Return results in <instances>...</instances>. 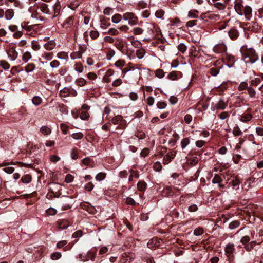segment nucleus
Instances as JSON below:
<instances>
[{"mask_svg":"<svg viewBox=\"0 0 263 263\" xmlns=\"http://www.w3.org/2000/svg\"><path fill=\"white\" fill-rule=\"evenodd\" d=\"M242 60L246 64H252L258 60V56L255 50L247 46H242L240 49Z\"/></svg>","mask_w":263,"mask_h":263,"instance_id":"obj_1","label":"nucleus"},{"mask_svg":"<svg viewBox=\"0 0 263 263\" xmlns=\"http://www.w3.org/2000/svg\"><path fill=\"white\" fill-rule=\"evenodd\" d=\"M243 2V0H235L234 9L239 15H245L246 18L249 20L252 16V8L249 6H244Z\"/></svg>","mask_w":263,"mask_h":263,"instance_id":"obj_2","label":"nucleus"},{"mask_svg":"<svg viewBox=\"0 0 263 263\" xmlns=\"http://www.w3.org/2000/svg\"><path fill=\"white\" fill-rule=\"evenodd\" d=\"M224 253L228 260L231 262L234 259V253L235 252V245L233 243H227L224 249Z\"/></svg>","mask_w":263,"mask_h":263,"instance_id":"obj_3","label":"nucleus"},{"mask_svg":"<svg viewBox=\"0 0 263 263\" xmlns=\"http://www.w3.org/2000/svg\"><path fill=\"white\" fill-rule=\"evenodd\" d=\"M14 10L12 8H8L5 10L0 8V19L10 21L14 17Z\"/></svg>","mask_w":263,"mask_h":263,"instance_id":"obj_4","label":"nucleus"},{"mask_svg":"<svg viewBox=\"0 0 263 263\" xmlns=\"http://www.w3.org/2000/svg\"><path fill=\"white\" fill-rule=\"evenodd\" d=\"M73 198L72 196H63L60 202V206L62 210H67L71 208Z\"/></svg>","mask_w":263,"mask_h":263,"instance_id":"obj_5","label":"nucleus"},{"mask_svg":"<svg viewBox=\"0 0 263 263\" xmlns=\"http://www.w3.org/2000/svg\"><path fill=\"white\" fill-rule=\"evenodd\" d=\"M123 18L125 21H128V24L131 25H135L138 23V18L135 13L127 12L123 14Z\"/></svg>","mask_w":263,"mask_h":263,"instance_id":"obj_6","label":"nucleus"},{"mask_svg":"<svg viewBox=\"0 0 263 263\" xmlns=\"http://www.w3.org/2000/svg\"><path fill=\"white\" fill-rule=\"evenodd\" d=\"M22 28L26 31L29 34H33L37 31L38 25L37 24H30L29 22H23L21 23Z\"/></svg>","mask_w":263,"mask_h":263,"instance_id":"obj_7","label":"nucleus"},{"mask_svg":"<svg viewBox=\"0 0 263 263\" xmlns=\"http://www.w3.org/2000/svg\"><path fill=\"white\" fill-rule=\"evenodd\" d=\"M232 25L240 26V22L236 18L232 17L225 21L220 26L219 29H225L227 27L230 28Z\"/></svg>","mask_w":263,"mask_h":263,"instance_id":"obj_8","label":"nucleus"},{"mask_svg":"<svg viewBox=\"0 0 263 263\" xmlns=\"http://www.w3.org/2000/svg\"><path fill=\"white\" fill-rule=\"evenodd\" d=\"M200 18L201 20L205 21L209 20L217 21L220 18V15L210 12H207L201 14Z\"/></svg>","mask_w":263,"mask_h":263,"instance_id":"obj_9","label":"nucleus"},{"mask_svg":"<svg viewBox=\"0 0 263 263\" xmlns=\"http://www.w3.org/2000/svg\"><path fill=\"white\" fill-rule=\"evenodd\" d=\"M111 123L114 124H119V127L117 128L124 129L126 126V121L123 119L121 115L115 116L111 119Z\"/></svg>","mask_w":263,"mask_h":263,"instance_id":"obj_10","label":"nucleus"},{"mask_svg":"<svg viewBox=\"0 0 263 263\" xmlns=\"http://www.w3.org/2000/svg\"><path fill=\"white\" fill-rule=\"evenodd\" d=\"M50 190L55 197H59L61 194V193L60 192V191L61 190V186L59 183H52L51 184V187H50Z\"/></svg>","mask_w":263,"mask_h":263,"instance_id":"obj_11","label":"nucleus"},{"mask_svg":"<svg viewBox=\"0 0 263 263\" xmlns=\"http://www.w3.org/2000/svg\"><path fill=\"white\" fill-rule=\"evenodd\" d=\"M90 108V106L85 104L82 106L80 112V117L81 119L85 120L89 118V114L88 111L89 110Z\"/></svg>","mask_w":263,"mask_h":263,"instance_id":"obj_12","label":"nucleus"},{"mask_svg":"<svg viewBox=\"0 0 263 263\" xmlns=\"http://www.w3.org/2000/svg\"><path fill=\"white\" fill-rule=\"evenodd\" d=\"M237 27H240V26H235L232 25L231 27L230 28V30L228 31L229 36L232 40H236L239 35V33L237 29Z\"/></svg>","mask_w":263,"mask_h":263,"instance_id":"obj_13","label":"nucleus"},{"mask_svg":"<svg viewBox=\"0 0 263 263\" xmlns=\"http://www.w3.org/2000/svg\"><path fill=\"white\" fill-rule=\"evenodd\" d=\"M54 54L52 52L43 51L40 54V59L46 63L47 61L51 60Z\"/></svg>","mask_w":263,"mask_h":263,"instance_id":"obj_14","label":"nucleus"},{"mask_svg":"<svg viewBox=\"0 0 263 263\" xmlns=\"http://www.w3.org/2000/svg\"><path fill=\"white\" fill-rule=\"evenodd\" d=\"M214 52L217 53H223L227 51V46L225 44L218 43L215 45L213 48Z\"/></svg>","mask_w":263,"mask_h":263,"instance_id":"obj_15","label":"nucleus"},{"mask_svg":"<svg viewBox=\"0 0 263 263\" xmlns=\"http://www.w3.org/2000/svg\"><path fill=\"white\" fill-rule=\"evenodd\" d=\"M147 27L148 30V33L151 35H156L159 32V28L154 24L148 23Z\"/></svg>","mask_w":263,"mask_h":263,"instance_id":"obj_16","label":"nucleus"},{"mask_svg":"<svg viewBox=\"0 0 263 263\" xmlns=\"http://www.w3.org/2000/svg\"><path fill=\"white\" fill-rule=\"evenodd\" d=\"M228 106V101H224V100L220 99L216 103L214 106V109L216 110H224Z\"/></svg>","mask_w":263,"mask_h":263,"instance_id":"obj_17","label":"nucleus"},{"mask_svg":"<svg viewBox=\"0 0 263 263\" xmlns=\"http://www.w3.org/2000/svg\"><path fill=\"white\" fill-rule=\"evenodd\" d=\"M8 58L11 61H15L18 57V52L14 47H10L7 51Z\"/></svg>","mask_w":263,"mask_h":263,"instance_id":"obj_18","label":"nucleus"},{"mask_svg":"<svg viewBox=\"0 0 263 263\" xmlns=\"http://www.w3.org/2000/svg\"><path fill=\"white\" fill-rule=\"evenodd\" d=\"M132 63H129L128 65L125 67L124 68L122 69V77L124 78L125 77L126 74L129 71H134L136 70H140V68L135 66H132Z\"/></svg>","mask_w":263,"mask_h":263,"instance_id":"obj_19","label":"nucleus"},{"mask_svg":"<svg viewBox=\"0 0 263 263\" xmlns=\"http://www.w3.org/2000/svg\"><path fill=\"white\" fill-rule=\"evenodd\" d=\"M74 15L69 16L63 23L62 27L66 29L71 27L74 24Z\"/></svg>","mask_w":263,"mask_h":263,"instance_id":"obj_20","label":"nucleus"},{"mask_svg":"<svg viewBox=\"0 0 263 263\" xmlns=\"http://www.w3.org/2000/svg\"><path fill=\"white\" fill-rule=\"evenodd\" d=\"M57 224L59 230H63L67 228L69 226V222L67 219H59L57 222Z\"/></svg>","mask_w":263,"mask_h":263,"instance_id":"obj_21","label":"nucleus"},{"mask_svg":"<svg viewBox=\"0 0 263 263\" xmlns=\"http://www.w3.org/2000/svg\"><path fill=\"white\" fill-rule=\"evenodd\" d=\"M176 155V152L172 151L168 152L164 156L163 159V163L165 164H168L173 159Z\"/></svg>","mask_w":263,"mask_h":263,"instance_id":"obj_22","label":"nucleus"},{"mask_svg":"<svg viewBox=\"0 0 263 263\" xmlns=\"http://www.w3.org/2000/svg\"><path fill=\"white\" fill-rule=\"evenodd\" d=\"M240 183V181L238 178L232 177V179H230L229 185L232 186L234 190H237L239 188Z\"/></svg>","mask_w":263,"mask_h":263,"instance_id":"obj_23","label":"nucleus"},{"mask_svg":"<svg viewBox=\"0 0 263 263\" xmlns=\"http://www.w3.org/2000/svg\"><path fill=\"white\" fill-rule=\"evenodd\" d=\"M125 45V42L123 39L119 37L115 38L114 46L119 50L121 51Z\"/></svg>","mask_w":263,"mask_h":263,"instance_id":"obj_24","label":"nucleus"},{"mask_svg":"<svg viewBox=\"0 0 263 263\" xmlns=\"http://www.w3.org/2000/svg\"><path fill=\"white\" fill-rule=\"evenodd\" d=\"M248 30L253 32H257L260 29V26L256 22H251L248 24Z\"/></svg>","mask_w":263,"mask_h":263,"instance_id":"obj_25","label":"nucleus"},{"mask_svg":"<svg viewBox=\"0 0 263 263\" xmlns=\"http://www.w3.org/2000/svg\"><path fill=\"white\" fill-rule=\"evenodd\" d=\"M159 242L157 238H153L147 242V246L151 249H154L156 247L159 246Z\"/></svg>","mask_w":263,"mask_h":263,"instance_id":"obj_26","label":"nucleus"},{"mask_svg":"<svg viewBox=\"0 0 263 263\" xmlns=\"http://www.w3.org/2000/svg\"><path fill=\"white\" fill-rule=\"evenodd\" d=\"M247 94L249 95V97L251 99H257L258 98L257 93L254 88V87L249 86L247 90Z\"/></svg>","mask_w":263,"mask_h":263,"instance_id":"obj_27","label":"nucleus"},{"mask_svg":"<svg viewBox=\"0 0 263 263\" xmlns=\"http://www.w3.org/2000/svg\"><path fill=\"white\" fill-rule=\"evenodd\" d=\"M55 42L53 40H50L44 44V47L47 50L51 51L55 48Z\"/></svg>","mask_w":263,"mask_h":263,"instance_id":"obj_28","label":"nucleus"},{"mask_svg":"<svg viewBox=\"0 0 263 263\" xmlns=\"http://www.w3.org/2000/svg\"><path fill=\"white\" fill-rule=\"evenodd\" d=\"M106 115V118L108 120H110L113 116L115 115V113L112 112L111 108L109 106H106L104 108L103 111V115Z\"/></svg>","mask_w":263,"mask_h":263,"instance_id":"obj_29","label":"nucleus"},{"mask_svg":"<svg viewBox=\"0 0 263 263\" xmlns=\"http://www.w3.org/2000/svg\"><path fill=\"white\" fill-rule=\"evenodd\" d=\"M31 58L32 55L30 52L26 51L22 53V60L23 62V63H27Z\"/></svg>","mask_w":263,"mask_h":263,"instance_id":"obj_30","label":"nucleus"},{"mask_svg":"<svg viewBox=\"0 0 263 263\" xmlns=\"http://www.w3.org/2000/svg\"><path fill=\"white\" fill-rule=\"evenodd\" d=\"M252 118V115L250 113H243L240 117V120L243 122L250 121Z\"/></svg>","mask_w":263,"mask_h":263,"instance_id":"obj_31","label":"nucleus"},{"mask_svg":"<svg viewBox=\"0 0 263 263\" xmlns=\"http://www.w3.org/2000/svg\"><path fill=\"white\" fill-rule=\"evenodd\" d=\"M51 129L47 126H42L40 128V132L45 136L48 135L51 133Z\"/></svg>","mask_w":263,"mask_h":263,"instance_id":"obj_32","label":"nucleus"},{"mask_svg":"<svg viewBox=\"0 0 263 263\" xmlns=\"http://www.w3.org/2000/svg\"><path fill=\"white\" fill-rule=\"evenodd\" d=\"M96 256V251L91 250L88 252L87 254V256H86V260H91L93 261Z\"/></svg>","mask_w":263,"mask_h":263,"instance_id":"obj_33","label":"nucleus"},{"mask_svg":"<svg viewBox=\"0 0 263 263\" xmlns=\"http://www.w3.org/2000/svg\"><path fill=\"white\" fill-rule=\"evenodd\" d=\"M74 70L78 72L79 73H81L83 71L84 68L82 64L80 62H76L74 65Z\"/></svg>","mask_w":263,"mask_h":263,"instance_id":"obj_34","label":"nucleus"},{"mask_svg":"<svg viewBox=\"0 0 263 263\" xmlns=\"http://www.w3.org/2000/svg\"><path fill=\"white\" fill-rule=\"evenodd\" d=\"M20 181L23 183H29L32 181V177L29 174L25 175L22 176Z\"/></svg>","mask_w":263,"mask_h":263,"instance_id":"obj_35","label":"nucleus"},{"mask_svg":"<svg viewBox=\"0 0 263 263\" xmlns=\"http://www.w3.org/2000/svg\"><path fill=\"white\" fill-rule=\"evenodd\" d=\"M57 57L59 59L67 60L68 59V54L67 52L61 51L57 53Z\"/></svg>","mask_w":263,"mask_h":263,"instance_id":"obj_36","label":"nucleus"},{"mask_svg":"<svg viewBox=\"0 0 263 263\" xmlns=\"http://www.w3.org/2000/svg\"><path fill=\"white\" fill-rule=\"evenodd\" d=\"M70 57L72 60L81 59L82 57V52L80 51L73 52L70 54Z\"/></svg>","mask_w":263,"mask_h":263,"instance_id":"obj_37","label":"nucleus"},{"mask_svg":"<svg viewBox=\"0 0 263 263\" xmlns=\"http://www.w3.org/2000/svg\"><path fill=\"white\" fill-rule=\"evenodd\" d=\"M69 90L67 88H64L59 92V96L60 97L66 98L69 95Z\"/></svg>","mask_w":263,"mask_h":263,"instance_id":"obj_38","label":"nucleus"},{"mask_svg":"<svg viewBox=\"0 0 263 263\" xmlns=\"http://www.w3.org/2000/svg\"><path fill=\"white\" fill-rule=\"evenodd\" d=\"M32 103L35 106L40 105L42 102V99L37 96L33 97L32 99Z\"/></svg>","mask_w":263,"mask_h":263,"instance_id":"obj_39","label":"nucleus"},{"mask_svg":"<svg viewBox=\"0 0 263 263\" xmlns=\"http://www.w3.org/2000/svg\"><path fill=\"white\" fill-rule=\"evenodd\" d=\"M249 87V84L245 81L241 82L239 85L238 86V90L239 91H241L245 90H247L248 88Z\"/></svg>","mask_w":263,"mask_h":263,"instance_id":"obj_40","label":"nucleus"},{"mask_svg":"<svg viewBox=\"0 0 263 263\" xmlns=\"http://www.w3.org/2000/svg\"><path fill=\"white\" fill-rule=\"evenodd\" d=\"M256 242L255 241H252L245 245L244 248L247 251H251L253 249L254 247L256 245Z\"/></svg>","mask_w":263,"mask_h":263,"instance_id":"obj_41","label":"nucleus"},{"mask_svg":"<svg viewBox=\"0 0 263 263\" xmlns=\"http://www.w3.org/2000/svg\"><path fill=\"white\" fill-rule=\"evenodd\" d=\"M137 186L139 191H143L146 189L147 184L144 181H140L138 182Z\"/></svg>","mask_w":263,"mask_h":263,"instance_id":"obj_42","label":"nucleus"},{"mask_svg":"<svg viewBox=\"0 0 263 263\" xmlns=\"http://www.w3.org/2000/svg\"><path fill=\"white\" fill-rule=\"evenodd\" d=\"M0 66L4 70H8L10 67V64L5 60H1L0 61Z\"/></svg>","mask_w":263,"mask_h":263,"instance_id":"obj_43","label":"nucleus"},{"mask_svg":"<svg viewBox=\"0 0 263 263\" xmlns=\"http://www.w3.org/2000/svg\"><path fill=\"white\" fill-rule=\"evenodd\" d=\"M35 68V65L33 63H30L28 64L25 67V70L27 72H30L34 70V69Z\"/></svg>","mask_w":263,"mask_h":263,"instance_id":"obj_44","label":"nucleus"},{"mask_svg":"<svg viewBox=\"0 0 263 263\" xmlns=\"http://www.w3.org/2000/svg\"><path fill=\"white\" fill-rule=\"evenodd\" d=\"M233 134L234 136L238 137L242 135V132L240 130L238 126H235L233 129Z\"/></svg>","mask_w":263,"mask_h":263,"instance_id":"obj_45","label":"nucleus"},{"mask_svg":"<svg viewBox=\"0 0 263 263\" xmlns=\"http://www.w3.org/2000/svg\"><path fill=\"white\" fill-rule=\"evenodd\" d=\"M260 83V80L259 78H255L254 79L251 80L249 82V86H251L254 87H257Z\"/></svg>","mask_w":263,"mask_h":263,"instance_id":"obj_46","label":"nucleus"},{"mask_svg":"<svg viewBox=\"0 0 263 263\" xmlns=\"http://www.w3.org/2000/svg\"><path fill=\"white\" fill-rule=\"evenodd\" d=\"M76 83L78 86L82 87L86 84L87 81L83 78H79L76 80Z\"/></svg>","mask_w":263,"mask_h":263,"instance_id":"obj_47","label":"nucleus"},{"mask_svg":"<svg viewBox=\"0 0 263 263\" xmlns=\"http://www.w3.org/2000/svg\"><path fill=\"white\" fill-rule=\"evenodd\" d=\"M71 157L72 159H77L79 157V152L77 148H73L72 149L70 154Z\"/></svg>","mask_w":263,"mask_h":263,"instance_id":"obj_48","label":"nucleus"},{"mask_svg":"<svg viewBox=\"0 0 263 263\" xmlns=\"http://www.w3.org/2000/svg\"><path fill=\"white\" fill-rule=\"evenodd\" d=\"M58 107L59 111L62 114H67L68 112L67 106L63 104H59Z\"/></svg>","mask_w":263,"mask_h":263,"instance_id":"obj_49","label":"nucleus"},{"mask_svg":"<svg viewBox=\"0 0 263 263\" xmlns=\"http://www.w3.org/2000/svg\"><path fill=\"white\" fill-rule=\"evenodd\" d=\"M227 3L225 2L224 3L221 2H216L214 3V6L218 9L219 10H223L225 9L226 5V4Z\"/></svg>","mask_w":263,"mask_h":263,"instance_id":"obj_50","label":"nucleus"},{"mask_svg":"<svg viewBox=\"0 0 263 263\" xmlns=\"http://www.w3.org/2000/svg\"><path fill=\"white\" fill-rule=\"evenodd\" d=\"M122 18V15L120 14H115L112 16L111 20L114 23L117 24L119 23Z\"/></svg>","mask_w":263,"mask_h":263,"instance_id":"obj_51","label":"nucleus"},{"mask_svg":"<svg viewBox=\"0 0 263 263\" xmlns=\"http://www.w3.org/2000/svg\"><path fill=\"white\" fill-rule=\"evenodd\" d=\"M62 257V254L60 252H56L53 253L50 255V258L52 260H57L59 259Z\"/></svg>","mask_w":263,"mask_h":263,"instance_id":"obj_52","label":"nucleus"},{"mask_svg":"<svg viewBox=\"0 0 263 263\" xmlns=\"http://www.w3.org/2000/svg\"><path fill=\"white\" fill-rule=\"evenodd\" d=\"M190 141L189 138H183L181 141V146L182 149L185 148L190 143Z\"/></svg>","mask_w":263,"mask_h":263,"instance_id":"obj_53","label":"nucleus"},{"mask_svg":"<svg viewBox=\"0 0 263 263\" xmlns=\"http://www.w3.org/2000/svg\"><path fill=\"white\" fill-rule=\"evenodd\" d=\"M41 11L45 14H49V9L48 7V5L45 4H42L40 6Z\"/></svg>","mask_w":263,"mask_h":263,"instance_id":"obj_54","label":"nucleus"},{"mask_svg":"<svg viewBox=\"0 0 263 263\" xmlns=\"http://www.w3.org/2000/svg\"><path fill=\"white\" fill-rule=\"evenodd\" d=\"M198 13L199 11L197 10H190L188 12V17L190 18H197Z\"/></svg>","mask_w":263,"mask_h":263,"instance_id":"obj_55","label":"nucleus"},{"mask_svg":"<svg viewBox=\"0 0 263 263\" xmlns=\"http://www.w3.org/2000/svg\"><path fill=\"white\" fill-rule=\"evenodd\" d=\"M222 181V179L221 178V177L220 176H219L218 174H216L214 176V177H213V178L212 180V182L214 184H216V183L219 184Z\"/></svg>","mask_w":263,"mask_h":263,"instance_id":"obj_56","label":"nucleus"},{"mask_svg":"<svg viewBox=\"0 0 263 263\" xmlns=\"http://www.w3.org/2000/svg\"><path fill=\"white\" fill-rule=\"evenodd\" d=\"M240 222L238 220H235L231 222L229 224V228L231 229H234L238 228L240 226Z\"/></svg>","mask_w":263,"mask_h":263,"instance_id":"obj_57","label":"nucleus"},{"mask_svg":"<svg viewBox=\"0 0 263 263\" xmlns=\"http://www.w3.org/2000/svg\"><path fill=\"white\" fill-rule=\"evenodd\" d=\"M165 72L161 69H158L156 70L155 76L158 78H162L164 77Z\"/></svg>","mask_w":263,"mask_h":263,"instance_id":"obj_58","label":"nucleus"},{"mask_svg":"<svg viewBox=\"0 0 263 263\" xmlns=\"http://www.w3.org/2000/svg\"><path fill=\"white\" fill-rule=\"evenodd\" d=\"M31 48L34 51H37L40 49V45L36 41H33L31 43Z\"/></svg>","mask_w":263,"mask_h":263,"instance_id":"obj_59","label":"nucleus"},{"mask_svg":"<svg viewBox=\"0 0 263 263\" xmlns=\"http://www.w3.org/2000/svg\"><path fill=\"white\" fill-rule=\"evenodd\" d=\"M253 182L251 178L248 179L244 183L243 188L246 190H248L249 188L251 186V183Z\"/></svg>","mask_w":263,"mask_h":263,"instance_id":"obj_60","label":"nucleus"},{"mask_svg":"<svg viewBox=\"0 0 263 263\" xmlns=\"http://www.w3.org/2000/svg\"><path fill=\"white\" fill-rule=\"evenodd\" d=\"M69 126L68 125L64 124V123H61L60 124V128L62 132V133L64 135H66L68 133Z\"/></svg>","mask_w":263,"mask_h":263,"instance_id":"obj_61","label":"nucleus"},{"mask_svg":"<svg viewBox=\"0 0 263 263\" xmlns=\"http://www.w3.org/2000/svg\"><path fill=\"white\" fill-rule=\"evenodd\" d=\"M204 232V230L201 227H198L196 228L194 231V234L195 236H200L202 235Z\"/></svg>","mask_w":263,"mask_h":263,"instance_id":"obj_62","label":"nucleus"},{"mask_svg":"<svg viewBox=\"0 0 263 263\" xmlns=\"http://www.w3.org/2000/svg\"><path fill=\"white\" fill-rule=\"evenodd\" d=\"M83 134L81 132L73 133L71 135V137L76 140L81 139L83 137Z\"/></svg>","mask_w":263,"mask_h":263,"instance_id":"obj_63","label":"nucleus"},{"mask_svg":"<svg viewBox=\"0 0 263 263\" xmlns=\"http://www.w3.org/2000/svg\"><path fill=\"white\" fill-rule=\"evenodd\" d=\"M136 55H137V58L138 59H142L144 57V55L145 54V51L143 49H139L136 51Z\"/></svg>","mask_w":263,"mask_h":263,"instance_id":"obj_64","label":"nucleus"}]
</instances>
